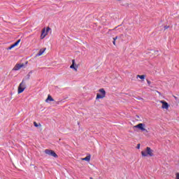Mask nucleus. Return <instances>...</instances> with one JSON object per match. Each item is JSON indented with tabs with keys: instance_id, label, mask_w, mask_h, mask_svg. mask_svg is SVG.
Segmentation results:
<instances>
[{
	"instance_id": "obj_9",
	"label": "nucleus",
	"mask_w": 179,
	"mask_h": 179,
	"mask_svg": "<svg viewBox=\"0 0 179 179\" xmlns=\"http://www.w3.org/2000/svg\"><path fill=\"white\" fill-rule=\"evenodd\" d=\"M45 52V49H41L38 52V53L36 55V57H40L44 54Z\"/></svg>"
},
{
	"instance_id": "obj_4",
	"label": "nucleus",
	"mask_w": 179,
	"mask_h": 179,
	"mask_svg": "<svg viewBox=\"0 0 179 179\" xmlns=\"http://www.w3.org/2000/svg\"><path fill=\"white\" fill-rule=\"evenodd\" d=\"M99 92L101 93V96H100V94H97L96 99H104V97H106V90L101 88L99 90Z\"/></svg>"
},
{
	"instance_id": "obj_18",
	"label": "nucleus",
	"mask_w": 179,
	"mask_h": 179,
	"mask_svg": "<svg viewBox=\"0 0 179 179\" xmlns=\"http://www.w3.org/2000/svg\"><path fill=\"white\" fill-rule=\"evenodd\" d=\"M34 127H38V124H37V122H34Z\"/></svg>"
},
{
	"instance_id": "obj_21",
	"label": "nucleus",
	"mask_w": 179,
	"mask_h": 179,
	"mask_svg": "<svg viewBox=\"0 0 179 179\" xmlns=\"http://www.w3.org/2000/svg\"><path fill=\"white\" fill-rule=\"evenodd\" d=\"M147 83H148V85L149 86H150V81L147 80Z\"/></svg>"
},
{
	"instance_id": "obj_1",
	"label": "nucleus",
	"mask_w": 179,
	"mask_h": 179,
	"mask_svg": "<svg viewBox=\"0 0 179 179\" xmlns=\"http://www.w3.org/2000/svg\"><path fill=\"white\" fill-rule=\"evenodd\" d=\"M141 155L143 157H148V156L153 157V156H155V154H153V150L150 149V147H147L145 150H143L141 152Z\"/></svg>"
},
{
	"instance_id": "obj_17",
	"label": "nucleus",
	"mask_w": 179,
	"mask_h": 179,
	"mask_svg": "<svg viewBox=\"0 0 179 179\" xmlns=\"http://www.w3.org/2000/svg\"><path fill=\"white\" fill-rule=\"evenodd\" d=\"M50 30H51V29H50V27H48L46 29L47 34H48V31H50Z\"/></svg>"
},
{
	"instance_id": "obj_6",
	"label": "nucleus",
	"mask_w": 179,
	"mask_h": 179,
	"mask_svg": "<svg viewBox=\"0 0 179 179\" xmlns=\"http://www.w3.org/2000/svg\"><path fill=\"white\" fill-rule=\"evenodd\" d=\"M160 103H162V108H164L165 110H169V103L164 101H160Z\"/></svg>"
},
{
	"instance_id": "obj_16",
	"label": "nucleus",
	"mask_w": 179,
	"mask_h": 179,
	"mask_svg": "<svg viewBox=\"0 0 179 179\" xmlns=\"http://www.w3.org/2000/svg\"><path fill=\"white\" fill-rule=\"evenodd\" d=\"M176 179H179V173H176Z\"/></svg>"
},
{
	"instance_id": "obj_3",
	"label": "nucleus",
	"mask_w": 179,
	"mask_h": 179,
	"mask_svg": "<svg viewBox=\"0 0 179 179\" xmlns=\"http://www.w3.org/2000/svg\"><path fill=\"white\" fill-rule=\"evenodd\" d=\"M145 125L143 123H139L138 124L134 126V128H138L140 129V131H142V132H148V130L145 128Z\"/></svg>"
},
{
	"instance_id": "obj_8",
	"label": "nucleus",
	"mask_w": 179,
	"mask_h": 179,
	"mask_svg": "<svg viewBox=\"0 0 179 179\" xmlns=\"http://www.w3.org/2000/svg\"><path fill=\"white\" fill-rule=\"evenodd\" d=\"M45 36H47V32H45V29H43L42 30V34L41 35V38L43 40V38H45Z\"/></svg>"
},
{
	"instance_id": "obj_12",
	"label": "nucleus",
	"mask_w": 179,
	"mask_h": 179,
	"mask_svg": "<svg viewBox=\"0 0 179 179\" xmlns=\"http://www.w3.org/2000/svg\"><path fill=\"white\" fill-rule=\"evenodd\" d=\"M82 160L85 161V162H90V155H88L85 158H82Z\"/></svg>"
},
{
	"instance_id": "obj_24",
	"label": "nucleus",
	"mask_w": 179,
	"mask_h": 179,
	"mask_svg": "<svg viewBox=\"0 0 179 179\" xmlns=\"http://www.w3.org/2000/svg\"><path fill=\"white\" fill-rule=\"evenodd\" d=\"M169 29V27L165 26V27H164V29L166 30V29Z\"/></svg>"
},
{
	"instance_id": "obj_14",
	"label": "nucleus",
	"mask_w": 179,
	"mask_h": 179,
	"mask_svg": "<svg viewBox=\"0 0 179 179\" xmlns=\"http://www.w3.org/2000/svg\"><path fill=\"white\" fill-rule=\"evenodd\" d=\"M137 78H139V79H145V75H138L137 76Z\"/></svg>"
},
{
	"instance_id": "obj_5",
	"label": "nucleus",
	"mask_w": 179,
	"mask_h": 179,
	"mask_svg": "<svg viewBox=\"0 0 179 179\" xmlns=\"http://www.w3.org/2000/svg\"><path fill=\"white\" fill-rule=\"evenodd\" d=\"M45 153L49 156H52L53 157H58V155L55 153V152L51 150H45Z\"/></svg>"
},
{
	"instance_id": "obj_26",
	"label": "nucleus",
	"mask_w": 179,
	"mask_h": 179,
	"mask_svg": "<svg viewBox=\"0 0 179 179\" xmlns=\"http://www.w3.org/2000/svg\"><path fill=\"white\" fill-rule=\"evenodd\" d=\"M90 179H93L92 178H90Z\"/></svg>"
},
{
	"instance_id": "obj_27",
	"label": "nucleus",
	"mask_w": 179,
	"mask_h": 179,
	"mask_svg": "<svg viewBox=\"0 0 179 179\" xmlns=\"http://www.w3.org/2000/svg\"><path fill=\"white\" fill-rule=\"evenodd\" d=\"M100 96H101V94H100Z\"/></svg>"
},
{
	"instance_id": "obj_2",
	"label": "nucleus",
	"mask_w": 179,
	"mask_h": 179,
	"mask_svg": "<svg viewBox=\"0 0 179 179\" xmlns=\"http://www.w3.org/2000/svg\"><path fill=\"white\" fill-rule=\"evenodd\" d=\"M25 89H26V83L24 82V80H22V83L20 84L18 87V94H20V93H23Z\"/></svg>"
},
{
	"instance_id": "obj_15",
	"label": "nucleus",
	"mask_w": 179,
	"mask_h": 179,
	"mask_svg": "<svg viewBox=\"0 0 179 179\" xmlns=\"http://www.w3.org/2000/svg\"><path fill=\"white\" fill-rule=\"evenodd\" d=\"M19 43H20V39L17 40L15 43H14L15 46L16 47L17 45H18Z\"/></svg>"
},
{
	"instance_id": "obj_7",
	"label": "nucleus",
	"mask_w": 179,
	"mask_h": 179,
	"mask_svg": "<svg viewBox=\"0 0 179 179\" xmlns=\"http://www.w3.org/2000/svg\"><path fill=\"white\" fill-rule=\"evenodd\" d=\"M24 66V64H16L15 66V67L13 68V70L14 71H19V69H21V68H23Z\"/></svg>"
},
{
	"instance_id": "obj_19",
	"label": "nucleus",
	"mask_w": 179,
	"mask_h": 179,
	"mask_svg": "<svg viewBox=\"0 0 179 179\" xmlns=\"http://www.w3.org/2000/svg\"><path fill=\"white\" fill-rule=\"evenodd\" d=\"M141 148V144H138L137 145V149H140Z\"/></svg>"
},
{
	"instance_id": "obj_11",
	"label": "nucleus",
	"mask_w": 179,
	"mask_h": 179,
	"mask_svg": "<svg viewBox=\"0 0 179 179\" xmlns=\"http://www.w3.org/2000/svg\"><path fill=\"white\" fill-rule=\"evenodd\" d=\"M71 69H75L76 71V68H75V59L72 60V64L70 66Z\"/></svg>"
},
{
	"instance_id": "obj_13",
	"label": "nucleus",
	"mask_w": 179,
	"mask_h": 179,
	"mask_svg": "<svg viewBox=\"0 0 179 179\" xmlns=\"http://www.w3.org/2000/svg\"><path fill=\"white\" fill-rule=\"evenodd\" d=\"M31 73H33V71H30V72L27 74V77H26V78H25L27 80H29V79H30V75H31Z\"/></svg>"
},
{
	"instance_id": "obj_25",
	"label": "nucleus",
	"mask_w": 179,
	"mask_h": 179,
	"mask_svg": "<svg viewBox=\"0 0 179 179\" xmlns=\"http://www.w3.org/2000/svg\"><path fill=\"white\" fill-rule=\"evenodd\" d=\"M113 45H115V41H113Z\"/></svg>"
},
{
	"instance_id": "obj_10",
	"label": "nucleus",
	"mask_w": 179,
	"mask_h": 179,
	"mask_svg": "<svg viewBox=\"0 0 179 179\" xmlns=\"http://www.w3.org/2000/svg\"><path fill=\"white\" fill-rule=\"evenodd\" d=\"M48 101H54V99L52 98V96H51V95H48V98L45 100L46 103H48Z\"/></svg>"
},
{
	"instance_id": "obj_22",
	"label": "nucleus",
	"mask_w": 179,
	"mask_h": 179,
	"mask_svg": "<svg viewBox=\"0 0 179 179\" xmlns=\"http://www.w3.org/2000/svg\"><path fill=\"white\" fill-rule=\"evenodd\" d=\"M117 38H118V36L113 38V41H115V40H117Z\"/></svg>"
},
{
	"instance_id": "obj_20",
	"label": "nucleus",
	"mask_w": 179,
	"mask_h": 179,
	"mask_svg": "<svg viewBox=\"0 0 179 179\" xmlns=\"http://www.w3.org/2000/svg\"><path fill=\"white\" fill-rule=\"evenodd\" d=\"M11 47H12V48H15V47H16V46H15V43H13V45H11Z\"/></svg>"
},
{
	"instance_id": "obj_23",
	"label": "nucleus",
	"mask_w": 179,
	"mask_h": 179,
	"mask_svg": "<svg viewBox=\"0 0 179 179\" xmlns=\"http://www.w3.org/2000/svg\"><path fill=\"white\" fill-rule=\"evenodd\" d=\"M12 48H12V46L10 45V47L8 48V50H12Z\"/></svg>"
}]
</instances>
